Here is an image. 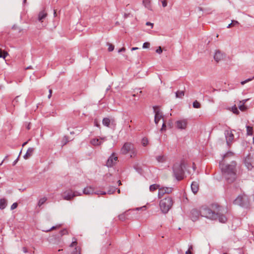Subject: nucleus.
Instances as JSON below:
<instances>
[{
	"label": "nucleus",
	"mask_w": 254,
	"mask_h": 254,
	"mask_svg": "<svg viewBox=\"0 0 254 254\" xmlns=\"http://www.w3.org/2000/svg\"><path fill=\"white\" fill-rule=\"evenodd\" d=\"M27 142H28V141H26V142H24L22 144V147H24L27 143Z\"/></svg>",
	"instance_id": "nucleus-63"
},
{
	"label": "nucleus",
	"mask_w": 254,
	"mask_h": 254,
	"mask_svg": "<svg viewBox=\"0 0 254 254\" xmlns=\"http://www.w3.org/2000/svg\"><path fill=\"white\" fill-rule=\"evenodd\" d=\"M17 203H14L12 204V205L11 206V210H13L14 209H15L16 208H17Z\"/></svg>",
	"instance_id": "nucleus-44"
},
{
	"label": "nucleus",
	"mask_w": 254,
	"mask_h": 254,
	"mask_svg": "<svg viewBox=\"0 0 254 254\" xmlns=\"http://www.w3.org/2000/svg\"><path fill=\"white\" fill-rule=\"evenodd\" d=\"M193 107L194 108H199L200 107V104L196 100L193 103Z\"/></svg>",
	"instance_id": "nucleus-36"
},
{
	"label": "nucleus",
	"mask_w": 254,
	"mask_h": 254,
	"mask_svg": "<svg viewBox=\"0 0 254 254\" xmlns=\"http://www.w3.org/2000/svg\"><path fill=\"white\" fill-rule=\"evenodd\" d=\"M249 100V99H244V100H243L242 101H239V103L240 104H244L245 105V104L246 103V102L248 101Z\"/></svg>",
	"instance_id": "nucleus-50"
},
{
	"label": "nucleus",
	"mask_w": 254,
	"mask_h": 254,
	"mask_svg": "<svg viewBox=\"0 0 254 254\" xmlns=\"http://www.w3.org/2000/svg\"><path fill=\"white\" fill-rule=\"evenodd\" d=\"M188 126L187 119H181L175 122V127L179 129H186Z\"/></svg>",
	"instance_id": "nucleus-7"
},
{
	"label": "nucleus",
	"mask_w": 254,
	"mask_h": 254,
	"mask_svg": "<svg viewBox=\"0 0 254 254\" xmlns=\"http://www.w3.org/2000/svg\"><path fill=\"white\" fill-rule=\"evenodd\" d=\"M162 6L165 7L167 5V2L166 0H163L162 1Z\"/></svg>",
	"instance_id": "nucleus-49"
},
{
	"label": "nucleus",
	"mask_w": 254,
	"mask_h": 254,
	"mask_svg": "<svg viewBox=\"0 0 254 254\" xmlns=\"http://www.w3.org/2000/svg\"><path fill=\"white\" fill-rule=\"evenodd\" d=\"M234 203L242 207L248 205L249 201L248 196L246 194L239 195L234 201Z\"/></svg>",
	"instance_id": "nucleus-5"
},
{
	"label": "nucleus",
	"mask_w": 254,
	"mask_h": 254,
	"mask_svg": "<svg viewBox=\"0 0 254 254\" xmlns=\"http://www.w3.org/2000/svg\"><path fill=\"white\" fill-rule=\"evenodd\" d=\"M23 251L24 253H27L28 252V250L26 248L23 247L22 248Z\"/></svg>",
	"instance_id": "nucleus-58"
},
{
	"label": "nucleus",
	"mask_w": 254,
	"mask_h": 254,
	"mask_svg": "<svg viewBox=\"0 0 254 254\" xmlns=\"http://www.w3.org/2000/svg\"><path fill=\"white\" fill-rule=\"evenodd\" d=\"M62 196L64 200H70L74 197L73 191L71 190H67L62 193Z\"/></svg>",
	"instance_id": "nucleus-10"
},
{
	"label": "nucleus",
	"mask_w": 254,
	"mask_h": 254,
	"mask_svg": "<svg viewBox=\"0 0 254 254\" xmlns=\"http://www.w3.org/2000/svg\"><path fill=\"white\" fill-rule=\"evenodd\" d=\"M107 45L109 46V47H108V51L109 52L113 51L114 50V45H113L112 44H111L110 43H108Z\"/></svg>",
	"instance_id": "nucleus-37"
},
{
	"label": "nucleus",
	"mask_w": 254,
	"mask_h": 254,
	"mask_svg": "<svg viewBox=\"0 0 254 254\" xmlns=\"http://www.w3.org/2000/svg\"><path fill=\"white\" fill-rule=\"evenodd\" d=\"M138 49V48L137 47H133V48H131V51L136 50H137Z\"/></svg>",
	"instance_id": "nucleus-62"
},
{
	"label": "nucleus",
	"mask_w": 254,
	"mask_h": 254,
	"mask_svg": "<svg viewBox=\"0 0 254 254\" xmlns=\"http://www.w3.org/2000/svg\"><path fill=\"white\" fill-rule=\"evenodd\" d=\"M34 150V148H31V147L29 148L28 149V150H27L26 154L24 155L23 158L25 159H28L30 157H31L32 155Z\"/></svg>",
	"instance_id": "nucleus-21"
},
{
	"label": "nucleus",
	"mask_w": 254,
	"mask_h": 254,
	"mask_svg": "<svg viewBox=\"0 0 254 254\" xmlns=\"http://www.w3.org/2000/svg\"><path fill=\"white\" fill-rule=\"evenodd\" d=\"M192 191L194 193H196L199 190V184L197 182H193L191 185Z\"/></svg>",
	"instance_id": "nucleus-20"
},
{
	"label": "nucleus",
	"mask_w": 254,
	"mask_h": 254,
	"mask_svg": "<svg viewBox=\"0 0 254 254\" xmlns=\"http://www.w3.org/2000/svg\"><path fill=\"white\" fill-rule=\"evenodd\" d=\"M156 52L159 54H160L162 53V50L160 46H159L158 48L156 50Z\"/></svg>",
	"instance_id": "nucleus-45"
},
{
	"label": "nucleus",
	"mask_w": 254,
	"mask_h": 254,
	"mask_svg": "<svg viewBox=\"0 0 254 254\" xmlns=\"http://www.w3.org/2000/svg\"><path fill=\"white\" fill-rule=\"evenodd\" d=\"M103 125L107 127H111L116 126L115 121L114 119H110L109 118H105L102 121Z\"/></svg>",
	"instance_id": "nucleus-12"
},
{
	"label": "nucleus",
	"mask_w": 254,
	"mask_h": 254,
	"mask_svg": "<svg viewBox=\"0 0 254 254\" xmlns=\"http://www.w3.org/2000/svg\"><path fill=\"white\" fill-rule=\"evenodd\" d=\"M143 3L144 4L145 7L147 8L150 9L151 5H150V0H143Z\"/></svg>",
	"instance_id": "nucleus-27"
},
{
	"label": "nucleus",
	"mask_w": 254,
	"mask_h": 254,
	"mask_svg": "<svg viewBox=\"0 0 254 254\" xmlns=\"http://www.w3.org/2000/svg\"><path fill=\"white\" fill-rule=\"evenodd\" d=\"M94 125L97 127H100V125L97 120H94Z\"/></svg>",
	"instance_id": "nucleus-52"
},
{
	"label": "nucleus",
	"mask_w": 254,
	"mask_h": 254,
	"mask_svg": "<svg viewBox=\"0 0 254 254\" xmlns=\"http://www.w3.org/2000/svg\"><path fill=\"white\" fill-rule=\"evenodd\" d=\"M200 213L202 217L212 220L217 219L218 213L213 212L208 207H202L200 209Z\"/></svg>",
	"instance_id": "nucleus-4"
},
{
	"label": "nucleus",
	"mask_w": 254,
	"mask_h": 254,
	"mask_svg": "<svg viewBox=\"0 0 254 254\" xmlns=\"http://www.w3.org/2000/svg\"><path fill=\"white\" fill-rule=\"evenodd\" d=\"M117 160L118 157L115 155L114 153H112L107 161V166L108 167H113L117 163Z\"/></svg>",
	"instance_id": "nucleus-11"
},
{
	"label": "nucleus",
	"mask_w": 254,
	"mask_h": 254,
	"mask_svg": "<svg viewBox=\"0 0 254 254\" xmlns=\"http://www.w3.org/2000/svg\"><path fill=\"white\" fill-rule=\"evenodd\" d=\"M126 51V49L124 47H123L122 48L120 49L119 51V53H121L122 52H125Z\"/></svg>",
	"instance_id": "nucleus-56"
},
{
	"label": "nucleus",
	"mask_w": 254,
	"mask_h": 254,
	"mask_svg": "<svg viewBox=\"0 0 254 254\" xmlns=\"http://www.w3.org/2000/svg\"><path fill=\"white\" fill-rule=\"evenodd\" d=\"M223 54L220 50H216L214 55V59L218 63L223 59Z\"/></svg>",
	"instance_id": "nucleus-16"
},
{
	"label": "nucleus",
	"mask_w": 254,
	"mask_h": 254,
	"mask_svg": "<svg viewBox=\"0 0 254 254\" xmlns=\"http://www.w3.org/2000/svg\"><path fill=\"white\" fill-rule=\"evenodd\" d=\"M55 228H56V227L53 226L52 228H51L50 229L44 230V231L48 232H49V231H51L52 230L55 229Z\"/></svg>",
	"instance_id": "nucleus-54"
},
{
	"label": "nucleus",
	"mask_w": 254,
	"mask_h": 254,
	"mask_svg": "<svg viewBox=\"0 0 254 254\" xmlns=\"http://www.w3.org/2000/svg\"><path fill=\"white\" fill-rule=\"evenodd\" d=\"M119 219L121 220H124L126 218V215L125 213L121 214L119 215Z\"/></svg>",
	"instance_id": "nucleus-40"
},
{
	"label": "nucleus",
	"mask_w": 254,
	"mask_h": 254,
	"mask_svg": "<svg viewBox=\"0 0 254 254\" xmlns=\"http://www.w3.org/2000/svg\"><path fill=\"white\" fill-rule=\"evenodd\" d=\"M121 152L123 154H127L128 152H131L133 155H135L136 153L133 145L130 142H126L122 147Z\"/></svg>",
	"instance_id": "nucleus-6"
},
{
	"label": "nucleus",
	"mask_w": 254,
	"mask_h": 254,
	"mask_svg": "<svg viewBox=\"0 0 254 254\" xmlns=\"http://www.w3.org/2000/svg\"><path fill=\"white\" fill-rule=\"evenodd\" d=\"M116 190V188L115 187H111L109 188V190H108L107 193L110 194H112Z\"/></svg>",
	"instance_id": "nucleus-35"
},
{
	"label": "nucleus",
	"mask_w": 254,
	"mask_h": 254,
	"mask_svg": "<svg viewBox=\"0 0 254 254\" xmlns=\"http://www.w3.org/2000/svg\"><path fill=\"white\" fill-rule=\"evenodd\" d=\"M232 23L233 26H236L239 24V23L238 21H237L236 20H232Z\"/></svg>",
	"instance_id": "nucleus-43"
},
{
	"label": "nucleus",
	"mask_w": 254,
	"mask_h": 254,
	"mask_svg": "<svg viewBox=\"0 0 254 254\" xmlns=\"http://www.w3.org/2000/svg\"><path fill=\"white\" fill-rule=\"evenodd\" d=\"M96 192H94V190L91 187H87L85 188L83 190V193L86 195H90L95 193Z\"/></svg>",
	"instance_id": "nucleus-19"
},
{
	"label": "nucleus",
	"mask_w": 254,
	"mask_h": 254,
	"mask_svg": "<svg viewBox=\"0 0 254 254\" xmlns=\"http://www.w3.org/2000/svg\"><path fill=\"white\" fill-rule=\"evenodd\" d=\"M21 152H22V150H21V151L20 152V153L19 154V156L17 157V158L13 162V165H15L17 163V162H18V159H19V157L20 156V154L21 153Z\"/></svg>",
	"instance_id": "nucleus-47"
},
{
	"label": "nucleus",
	"mask_w": 254,
	"mask_h": 254,
	"mask_svg": "<svg viewBox=\"0 0 254 254\" xmlns=\"http://www.w3.org/2000/svg\"><path fill=\"white\" fill-rule=\"evenodd\" d=\"M184 164L183 163H177L173 166L174 175L176 179L181 180L183 178L184 170L183 167Z\"/></svg>",
	"instance_id": "nucleus-3"
},
{
	"label": "nucleus",
	"mask_w": 254,
	"mask_h": 254,
	"mask_svg": "<svg viewBox=\"0 0 254 254\" xmlns=\"http://www.w3.org/2000/svg\"><path fill=\"white\" fill-rule=\"evenodd\" d=\"M106 193H107V192L105 191H98V192H95V194H106Z\"/></svg>",
	"instance_id": "nucleus-53"
},
{
	"label": "nucleus",
	"mask_w": 254,
	"mask_h": 254,
	"mask_svg": "<svg viewBox=\"0 0 254 254\" xmlns=\"http://www.w3.org/2000/svg\"><path fill=\"white\" fill-rule=\"evenodd\" d=\"M199 215H200V210L193 209L191 211V219L193 221H196L198 219Z\"/></svg>",
	"instance_id": "nucleus-17"
},
{
	"label": "nucleus",
	"mask_w": 254,
	"mask_h": 254,
	"mask_svg": "<svg viewBox=\"0 0 254 254\" xmlns=\"http://www.w3.org/2000/svg\"><path fill=\"white\" fill-rule=\"evenodd\" d=\"M160 185L157 184H153L150 186L149 190L151 191H153L157 189L159 190Z\"/></svg>",
	"instance_id": "nucleus-26"
},
{
	"label": "nucleus",
	"mask_w": 254,
	"mask_h": 254,
	"mask_svg": "<svg viewBox=\"0 0 254 254\" xmlns=\"http://www.w3.org/2000/svg\"><path fill=\"white\" fill-rule=\"evenodd\" d=\"M73 193L74 195V197L77 196H80L81 195V193L80 192L76 191H73Z\"/></svg>",
	"instance_id": "nucleus-48"
},
{
	"label": "nucleus",
	"mask_w": 254,
	"mask_h": 254,
	"mask_svg": "<svg viewBox=\"0 0 254 254\" xmlns=\"http://www.w3.org/2000/svg\"><path fill=\"white\" fill-rule=\"evenodd\" d=\"M247 134L248 135H252L253 134V127L250 126H247Z\"/></svg>",
	"instance_id": "nucleus-29"
},
{
	"label": "nucleus",
	"mask_w": 254,
	"mask_h": 254,
	"mask_svg": "<svg viewBox=\"0 0 254 254\" xmlns=\"http://www.w3.org/2000/svg\"><path fill=\"white\" fill-rule=\"evenodd\" d=\"M148 143V140L147 138L144 137L142 139L141 143L143 146H146Z\"/></svg>",
	"instance_id": "nucleus-32"
},
{
	"label": "nucleus",
	"mask_w": 254,
	"mask_h": 254,
	"mask_svg": "<svg viewBox=\"0 0 254 254\" xmlns=\"http://www.w3.org/2000/svg\"><path fill=\"white\" fill-rule=\"evenodd\" d=\"M185 95V93L183 91H178L176 92V97L178 98H182Z\"/></svg>",
	"instance_id": "nucleus-28"
},
{
	"label": "nucleus",
	"mask_w": 254,
	"mask_h": 254,
	"mask_svg": "<svg viewBox=\"0 0 254 254\" xmlns=\"http://www.w3.org/2000/svg\"><path fill=\"white\" fill-rule=\"evenodd\" d=\"M217 218H218V220L219 222L221 223H225L227 221V218L224 215H220L218 213L217 215Z\"/></svg>",
	"instance_id": "nucleus-24"
},
{
	"label": "nucleus",
	"mask_w": 254,
	"mask_h": 254,
	"mask_svg": "<svg viewBox=\"0 0 254 254\" xmlns=\"http://www.w3.org/2000/svg\"><path fill=\"white\" fill-rule=\"evenodd\" d=\"M222 175L227 182L231 183L236 178V163L232 161L229 164H220Z\"/></svg>",
	"instance_id": "nucleus-1"
},
{
	"label": "nucleus",
	"mask_w": 254,
	"mask_h": 254,
	"mask_svg": "<svg viewBox=\"0 0 254 254\" xmlns=\"http://www.w3.org/2000/svg\"><path fill=\"white\" fill-rule=\"evenodd\" d=\"M232 26H233V25H232V23L231 22L230 24H229L228 26H227V28H231Z\"/></svg>",
	"instance_id": "nucleus-59"
},
{
	"label": "nucleus",
	"mask_w": 254,
	"mask_h": 254,
	"mask_svg": "<svg viewBox=\"0 0 254 254\" xmlns=\"http://www.w3.org/2000/svg\"><path fill=\"white\" fill-rule=\"evenodd\" d=\"M185 254H191V251L190 250H188Z\"/></svg>",
	"instance_id": "nucleus-60"
},
{
	"label": "nucleus",
	"mask_w": 254,
	"mask_h": 254,
	"mask_svg": "<svg viewBox=\"0 0 254 254\" xmlns=\"http://www.w3.org/2000/svg\"><path fill=\"white\" fill-rule=\"evenodd\" d=\"M77 240L75 238H73L72 242L70 245V247H75L74 251H73L71 254H81L80 249L77 247Z\"/></svg>",
	"instance_id": "nucleus-14"
},
{
	"label": "nucleus",
	"mask_w": 254,
	"mask_h": 254,
	"mask_svg": "<svg viewBox=\"0 0 254 254\" xmlns=\"http://www.w3.org/2000/svg\"><path fill=\"white\" fill-rule=\"evenodd\" d=\"M47 199V198L45 197L40 199V200H39L38 203V206H41L42 204H43L46 201Z\"/></svg>",
	"instance_id": "nucleus-31"
},
{
	"label": "nucleus",
	"mask_w": 254,
	"mask_h": 254,
	"mask_svg": "<svg viewBox=\"0 0 254 254\" xmlns=\"http://www.w3.org/2000/svg\"><path fill=\"white\" fill-rule=\"evenodd\" d=\"M165 127H166V125H165V124L164 122H163V124H162V127L161 129V131H163L164 130H165Z\"/></svg>",
	"instance_id": "nucleus-51"
},
{
	"label": "nucleus",
	"mask_w": 254,
	"mask_h": 254,
	"mask_svg": "<svg viewBox=\"0 0 254 254\" xmlns=\"http://www.w3.org/2000/svg\"><path fill=\"white\" fill-rule=\"evenodd\" d=\"M156 160L158 163L163 164L167 161V157L164 154H160L156 156Z\"/></svg>",
	"instance_id": "nucleus-18"
},
{
	"label": "nucleus",
	"mask_w": 254,
	"mask_h": 254,
	"mask_svg": "<svg viewBox=\"0 0 254 254\" xmlns=\"http://www.w3.org/2000/svg\"><path fill=\"white\" fill-rule=\"evenodd\" d=\"M28 129H29L30 128V124H29L27 127H26Z\"/></svg>",
	"instance_id": "nucleus-64"
},
{
	"label": "nucleus",
	"mask_w": 254,
	"mask_h": 254,
	"mask_svg": "<svg viewBox=\"0 0 254 254\" xmlns=\"http://www.w3.org/2000/svg\"><path fill=\"white\" fill-rule=\"evenodd\" d=\"M232 130H226L225 131L224 134L226 138V143L228 145H230L231 143H232L234 139V135L233 133Z\"/></svg>",
	"instance_id": "nucleus-8"
},
{
	"label": "nucleus",
	"mask_w": 254,
	"mask_h": 254,
	"mask_svg": "<svg viewBox=\"0 0 254 254\" xmlns=\"http://www.w3.org/2000/svg\"><path fill=\"white\" fill-rule=\"evenodd\" d=\"M254 78V77L253 78H248L244 81H243L241 82V84L242 85H244L245 84H246V83L249 82V81H251L253 80V79Z\"/></svg>",
	"instance_id": "nucleus-38"
},
{
	"label": "nucleus",
	"mask_w": 254,
	"mask_h": 254,
	"mask_svg": "<svg viewBox=\"0 0 254 254\" xmlns=\"http://www.w3.org/2000/svg\"><path fill=\"white\" fill-rule=\"evenodd\" d=\"M105 140L106 137L94 138L90 140V143L94 146H99L102 144Z\"/></svg>",
	"instance_id": "nucleus-15"
},
{
	"label": "nucleus",
	"mask_w": 254,
	"mask_h": 254,
	"mask_svg": "<svg viewBox=\"0 0 254 254\" xmlns=\"http://www.w3.org/2000/svg\"><path fill=\"white\" fill-rule=\"evenodd\" d=\"M173 190V189L172 188H168V187H162L159 188V190H158V197L161 198L165 194H169L172 192Z\"/></svg>",
	"instance_id": "nucleus-13"
},
{
	"label": "nucleus",
	"mask_w": 254,
	"mask_h": 254,
	"mask_svg": "<svg viewBox=\"0 0 254 254\" xmlns=\"http://www.w3.org/2000/svg\"><path fill=\"white\" fill-rule=\"evenodd\" d=\"M153 110L155 113L154 122L157 125L161 119H163V115L158 107H154Z\"/></svg>",
	"instance_id": "nucleus-9"
},
{
	"label": "nucleus",
	"mask_w": 254,
	"mask_h": 254,
	"mask_svg": "<svg viewBox=\"0 0 254 254\" xmlns=\"http://www.w3.org/2000/svg\"><path fill=\"white\" fill-rule=\"evenodd\" d=\"M47 16V13L43 10L40 11L38 14V20L40 22H43V20Z\"/></svg>",
	"instance_id": "nucleus-22"
},
{
	"label": "nucleus",
	"mask_w": 254,
	"mask_h": 254,
	"mask_svg": "<svg viewBox=\"0 0 254 254\" xmlns=\"http://www.w3.org/2000/svg\"><path fill=\"white\" fill-rule=\"evenodd\" d=\"M8 55L7 53L6 52L3 51V54H2V51L0 49V58H2L3 59H5L6 56Z\"/></svg>",
	"instance_id": "nucleus-33"
},
{
	"label": "nucleus",
	"mask_w": 254,
	"mask_h": 254,
	"mask_svg": "<svg viewBox=\"0 0 254 254\" xmlns=\"http://www.w3.org/2000/svg\"><path fill=\"white\" fill-rule=\"evenodd\" d=\"M60 233H61V235L62 236L63 235H65L67 233V231L65 229H64V230H62L61 232H60Z\"/></svg>",
	"instance_id": "nucleus-46"
},
{
	"label": "nucleus",
	"mask_w": 254,
	"mask_h": 254,
	"mask_svg": "<svg viewBox=\"0 0 254 254\" xmlns=\"http://www.w3.org/2000/svg\"><path fill=\"white\" fill-rule=\"evenodd\" d=\"M233 155H234V153L233 152H228L224 155L223 158H225L228 156H233Z\"/></svg>",
	"instance_id": "nucleus-39"
},
{
	"label": "nucleus",
	"mask_w": 254,
	"mask_h": 254,
	"mask_svg": "<svg viewBox=\"0 0 254 254\" xmlns=\"http://www.w3.org/2000/svg\"><path fill=\"white\" fill-rule=\"evenodd\" d=\"M146 25H147V26H151V28H152L153 26V24L151 23V22H147L146 23Z\"/></svg>",
	"instance_id": "nucleus-55"
},
{
	"label": "nucleus",
	"mask_w": 254,
	"mask_h": 254,
	"mask_svg": "<svg viewBox=\"0 0 254 254\" xmlns=\"http://www.w3.org/2000/svg\"><path fill=\"white\" fill-rule=\"evenodd\" d=\"M19 98V96H17L14 99V101H15V102H18V98Z\"/></svg>",
	"instance_id": "nucleus-61"
},
{
	"label": "nucleus",
	"mask_w": 254,
	"mask_h": 254,
	"mask_svg": "<svg viewBox=\"0 0 254 254\" xmlns=\"http://www.w3.org/2000/svg\"><path fill=\"white\" fill-rule=\"evenodd\" d=\"M249 160L250 161L249 158L245 160V165L249 170H252L253 168V166L251 162L249 161Z\"/></svg>",
	"instance_id": "nucleus-25"
},
{
	"label": "nucleus",
	"mask_w": 254,
	"mask_h": 254,
	"mask_svg": "<svg viewBox=\"0 0 254 254\" xmlns=\"http://www.w3.org/2000/svg\"><path fill=\"white\" fill-rule=\"evenodd\" d=\"M231 111L235 114L238 115L239 111L236 105L233 106L231 108Z\"/></svg>",
	"instance_id": "nucleus-30"
},
{
	"label": "nucleus",
	"mask_w": 254,
	"mask_h": 254,
	"mask_svg": "<svg viewBox=\"0 0 254 254\" xmlns=\"http://www.w3.org/2000/svg\"><path fill=\"white\" fill-rule=\"evenodd\" d=\"M239 109L242 111H245L247 109V107L245 105L240 104L238 106Z\"/></svg>",
	"instance_id": "nucleus-34"
},
{
	"label": "nucleus",
	"mask_w": 254,
	"mask_h": 254,
	"mask_svg": "<svg viewBox=\"0 0 254 254\" xmlns=\"http://www.w3.org/2000/svg\"><path fill=\"white\" fill-rule=\"evenodd\" d=\"M150 46V43L148 42H145L143 43L142 48L144 49L148 48Z\"/></svg>",
	"instance_id": "nucleus-41"
},
{
	"label": "nucleus",
	"mask_w": 254,
	"mask_h": 254,
	"mask_svg": "<svg viewBox=\"0 0 254 254\" xmlns=\"http://www.w3.org/2000/svg\"><path fill=\"white\" fill-rule=\"evenodd\" d=\"M7 205V202L6 200L2 198L0 199V209H3L5 208Z\"/></svg>",
	"instance_id": "nucleus-23"
},
{
	"label": "nucleus",
	"mask_w": 254,
	"mask_h": 254,
	"mask_svg": "<svg viewBox=\"0 0 254 254\" xmlns=\"http://www.w3.org/2000/svg\"><path fill=\"white\" fill-rule=\"evenodd\" d=\"M173 203V199L170 196H167L161 199L159 202V206L162 212L164 213H167L171 208Z\"/></svg>",
	"instance_id": "nucleus-2"
},
{
	"label": "nucleus",
	"mask_w": 254,
	"mask_h": 254,
	"mask_svg": "<svg viewBox=\"0 0 254 254\" xmlns=\"http://www.w3.org/2000/svg\"><path fill=\"white\" fill-rule=\"evenodd\" d=\"M49 92V94L48 97L49 99H50L52 96V90L51 89H50Z\"/></svg>",
	"instance_id": "nucleus-57"
},
{
	"label": "nucleus",
	"mask_w": 254,
	"mask_h": 254,
	"mask_svg": "<svg viewBox=\"0 0 254 254\" xmlns=\"http://www.w3.org/2000/svg\"><path fill=\"white\" fill-rule=\"evenodd\" d=\"M68 141V137L66 136H64L63 139V142H64V145L66 144V143Z\"/></svg>",
	"instance_id": "nucleus-42"
}]
</instances>
